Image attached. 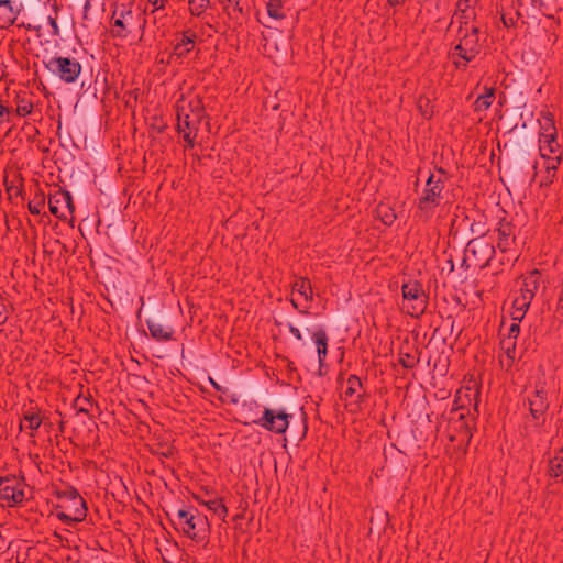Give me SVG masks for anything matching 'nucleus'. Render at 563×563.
<instances>
[{
	"mask_svg": "<svg viewBox=\"0 0 563 563\" xmlns=\"http://www.w3.org/2000/svg\"><path fill=\"white\" fill-rule=\"evenodd\" d=\"M150 334L156 341H170L173 340L174 329L168 325H164L155 320L148 319L146 321Z\"/></svg>",
	"mask_w": 563,
	"mask_h": 563,
	"instance_id": "6ab92c4d",
	"label": "nucleus"
},
{
	"mask_svg": "<svg viewBox=\"0 0 563 563\" xmlns=\"http://www.w3.org/2000/svg\"><path fill=\"white\" fill-rule=\"evenodd\" d=\"M547 159V164H545V172H547V176H545V184H551L555 177V173L559 168V165L561 164V161H562V156L561 154L559 155H555L554 157H549V158H545Z\"/></svg>",
	"mask_w": 563,
	"mask_h": 563,
	"instance_id": "c85d7f7f",
	"label": "nucleus"
},
{
	"mask_svg": "<svg viewBox=\"0 0 563 563\" xmlns=\"http://www.w3.org/2000/svg\"><path fill=\"white\" fill-rule=\"evenodd\" d=\"M22 415L23 419L22 422L20 423V430L24 428L23 422H25V428L31 431L30 435L34 437V432L38 430V428L44 421V418L41 416L40 409L34 407L24 408Z\"/></svg>",
	"mask_w": 563,
	"mask_h": 563,
	"instance_id": "dca6fc26",
	"label": "nucleus"
},
{
	"mask_svg": "<svg viewBox=\"0 0 563 563\" xmlns=\"http://www.w3.org/2000/svg\"><path fill=\"white\" fill-rule=\"evenodd\" d=\"M481 51L479 29L470 24L467 20L461 21L457 30V44L450 53L455 68L465 70L467 64L474 60Z\"/></svg>",
	"mask_w": 563,
	"mask_h": 563,
	"instance_id": "f03ea898",
	"label": "nucleus"
},
{
	"mask_svg": "<svg viewBox=\"0 0 563 563\" xmlns=\"http://www.w3.org/2000/svg\"><path fill=\"white\" fill-rule=\"evenodd\" d=\"M210 0H189V10L192 15L200 16L207 7L209 5Z\"/></svg>",
	"mask_w": 563,
	"mask_h": 563,
	"instance_id": "473e14b6",
	"label": "nucleus"
},
{
	"mask_svg": "<svg viewBox=\"0 0 563 563\" xmlns=\"http://www.w3.org/2000/svg\"><path fill=\"white\" fill-rule=\"evenodd\" d=\"M44 206L45 195L43 192H38L35 195L34 199L29 202L27 208L32 214H40Z\"/></svg>",
	"mask_w": 563,
	"mask_h": 563,
	"instance_id": "2f4dec72",
	"label": "nucleus"
},
{
	"mask_svg": "<svg viewBox=\"0 0 563 563\" xmlns=\"http://www.w3.org/2000/svg\"><path fill=\"white\" fill-rule=\"evenodd\" d=\"M471 232L473 234H476L477 236L476 238H479V239H484L485 236V228H484V223L482 222H473L471 224Z\"/></svg>",
	"mask_w": 563,
	"mask_h": 563,
	"instance_id": "4c0bfd02",
	"label": "nucleus"
},
{
	"mask_svg": "<svg viewBox=\"0 0 563 563\" xmlns=\"http://www.w3.org/2000/svg\"><path fill=\"white\" fill-rule=\"evenodd\" d=\"M194 499L198 504L206 506L210 511H212L219 518L225 519V517L228 515V508L223 504V500L221 498H214V499L206 500L200 495H195Z\"/></svg>",
	"mask_w": 563,
	"mask_h": 563,
	"instance_id": "5701e85b",
	"label": "nucleus"
},
{
	"mask_svg": "<svg viewBox=\"0 0 563 563\" xmlns=\"http://www.w3.org/2000/svg\"><path fill=\"white\" fill-rule=\"evenodd\" d=\"M402 310L412 318H420L427 310L429 296L420 282L408 279L401 285Z\"/></svg>",
	"mask_w": 563,
	"mask_h": 563,
	"instance_id": "0eeeda50",
	"label": "nucleus"
},
{
	"mask_svg": "<svg viewBox=\"0 0 563 563\" xmlns=\"http://www.w3.org/2000/svg\"><path fill=\"white\" fill-rule=\"evenodd\" d=\"M57 498L60 503L57 505L56 509H63V511H57L56 517L62 522L74 526L86 519V500L79 495L76 488L70 486L64 490L57 492Z\"/></svg>",
	"mask_w": 563,
	"mask_h": 563,
	"instance_id": "20e7f679",
	"label": "nucleus"
},
{
	"mask_svg": "<svg viewBox=\"0 0 563 563\" xmlns=\"http://www.w3.org/2000/svg\"><path fill=\"white\" fill-rule=\"evenodd\" d=\"M406 2V0H387V3L390 7H399L402 5Z\"/></svg>",
	"mask_w": 563,
	"mask_h": 563,
	"instance_id": "5fc2aeb1",
	"label": "nucleus"
},
{
	"mask_svg": "<svg viewBox=\"0 0 563 563\" xmlns=\"http://www.w3.org/2000/svg\"><path fill=\"white\" fill-rule=\"evenodd\" d=\"M4 185H5L7 192L9 194L10 197H13V196L18 197L19 195H21V192H22L21 186L9 184L7 179L4 180Z\"/></svg>",
	"mask_w": 563,
	"mask_h": 563,
	"instance_id": "ea45409f",
	"label": "nucleus"
},
{
	"mask_svg": "<svg viewBox=\"0 0 563 563\" xmlns=\"http://www.w3.org/2000/svg\"><path fill=\"white\" fill-rule=\"evenodd\" d=\"M460 419H464V413H460Z\"/></svg>",
	"mask_w": 563,
	"mask_h": 563,
	"instance_id": "774afa93",
	"label": "nucleus"
},
{
	"mask_svg": "<svg viewBox=\"0 0 563 563\" xmlns=\"http://www.w3.org/2000/svg\"><path fill=\"white\" fill-rule=\"evenodd\" d=\"M346 389L344 391L345 397L356 396V402L362 404L365 400V393H361L363 389L362 380L356 375H350L346 379Z\"/></svg>",
	"mask_w": 563,
	"mask_h": 563,
	"instance_id": "b1692460",
	"label": "nucleus"
},
{
	"mask_svg": "<svg viewBox=\"0 0 563 563\" xmlns=\"http://www.w3.org/2000/svg\"><path fill=\"white\" fill-rule=\"evenodd\" d=\"M536 294L532 291H529L521 287L519 297H522L525 300L528 301L529 305H531Z\"/></svg>",
	"mask_w": 563,
	"mask_h": 563,
	"instance_id": "a18cd8bd",
	"label": "nucleus"
},
{
	"mask_svg": "<svg viewBox=\"0 0 563 563\" xmlns=\"http://www.w3.org/2000/svg\"><path fill=\"white\" fill-rule=\"evenodd\" d=\"M32 111H33V102L25 97L16 96L15 114L18 117H26V115L31 114Z\"/></svg>",
	"mask_w": 563,
	"mask_h": 563,
	"instance_id": "c756f323",
	"label": "nucleus"
},
{
	"mask_svg": "<svg viewBox=\"0 0 563 563\" xmlns=\"http://www.w3.org/2000/svg\"><path fill=\"white\" fill-rule=\"evenodd\" d=\"M497 246L501 252H506L515 241L514 227L510 222L501 221L497 228Z\"/></svg>",
	"mask_w": 563,
	"mask_h": 563,
	"instance_id": "a211bd4d",
	"label": "nucleus"
},
{
	"mask_svg": "<svg viewBox=\"0 0 563 563\" xmlns=\"http://www.w3.org/2000/svg\"><path fill=\"white\" fill-rule=\"evenodd\" d=\"M541 273L538 269L531 271L527 276H525L522 282V288L537 292L540 286Z\"/></svg>",
	"mask_w": 563,
	"mask_h": 563,
	"instance_id": "bb28decb",
	"label": "nucleus"
},
{
	"mask_svg": "<svg viewBox=\"0 0 563 563\" xmlns=\"http://www.w3.org/2000/svg\"><path fill=\"white\" fill-rule=\"evenodd\" d=\"M48 208L52 214L60 220H66L67 216L63 208H65L70 216L75 212V205L71 194L66 189H57L55 192L48 195Z\"/></svg>",
	"mask_w": 563,
	"mask_h": 563,
	"instance_id": "9b49d317",
	"label": "nucleus"
},
{
	"mask_svg": "<svg viewBox=\"0 0 563 563\" xmlns=\"http://www.w3.org/2000/svg\"><path fill=\"white\" fill-rule=\"evenodd\" d=\"M151 453L161 457H172L174 456L175 450L173 446L158 444V448H151Z\"/></svg>",
	"mask_w": 563,
	"mask_h": 563,
	"instance_id": "c9c22d12",
	"label": "nucleus"
},
{
	"mask_svg": "<svg viewBox=\"0 0 563 563\" xmlns=\"http://www.w3.org/2000/svg\"><path fill=\"white\" fill-rule=\"evenodd\" d=\"M529 307H530V305L522 297H519V296L515 297V299L512 301V309L528 311Z\"/></svg>",
	"mask_w": 563,
	"mask_h": 563,
	"instance_id": "58836bf2",
	"label": "nucleus"
},
{
	"mask_svg": "<svg viewBox=\"0 0 563 563\" xmlns=\"http://www.w3.org/2000/svg\"><path fill=\"white\" fill-rule=\"evenodd\" d=\"M448 263H449V266H450V272H453V271H454V263H453V260H452V258H450V260L448 261Z\"/></svg>",
	"mask_w": 563,
	"mask_h": 563,
	"instance_id": "13d9d810",
	"label": "nucleus"
},
{
	"mask_svg": "<svg viewBox=\"0 0 563 563\" xmlns=\"http://www.w3.org/2000/svg\"><path fill=\"white\" fill-rule=\"evenodd\" d=\"M0 497L9 505L21 504L24 500V492L14 478H1Z\"/></svg>",
	"mask_w": 563,
	"mask_h": 563,
	"instance_id": "4468645a",
	"label": "nucleus"
},
{
	"mask_svg": "<svg viewBox=\"0 0 563 563\" xmlns=\"http://www.w3.org/2000/svg\"><path fill=\"white\" fill-rule=\"evenodd\" d=\"M47 23L52 27V35H58L59 34V27H58V24H57L56 16H51V15L47 16Z\"/></svg>",
	"mask_w": 563,
	"mask_h": 563,
	"instance_id": "37998d69",
	"label": "nucleus"
},
{
	"mask_svg": "<svg viewBox=\"0 0 563 563\" xmlns=\"http://www.w3.org/2000/svg\"><path fill=\"white\" fill-rule=\"evenodd\" d=\"M290 302L295 309H298V305L295 299H291Z\"/></svg>",
	"mask_w": 563,
	"mask_h": 563,
	"instance_id": "052dcab7",
	"label": "nucleus"
},
{
	"mask_svg": "<svg viewBox=\"0 0 563 563\" xmlns=\"http://www.w3.org/2000/svg\"><path fill=\"white\" fill-rule=\"evenodd\" d=\"M291 418L292 415L287 413L284 409L277 410L264 408L262 416L253 419L252 423L260 426L269 432L283 434L287 431Z\"/></svg>",
	"mask_w": 563,
	"mask_h": 563,
	"instance_id": "1a4fd4ad",
	"label": "nucleus"
},
{
	"mask_svg": "<svg viewBox=\"0 0 563 563\" xmlns=\"http://www.w3.org/2000/svg\"><path fill=\"white\" fill-rule=\"evenodd\" d=\"M501 20L506 27H511L515 25V20L512 18L507 19L505 15H503Z\"/></svg>",
	"mask_w": 563,
	"mask_h": 563,
	"instance_id": "603ef678",
	"label": "nucleus"
},
{
	"mask_svg": "<svg viewBox=\"0 0 563 563\" xmlns=\"http://www.w3.org/2000/svg\"><path fill=\"white\" fill-rule=\"evenodd\" d=\"M500 350L507 356V367H511L516 356V341L506 338L500 341Z\"/></svg>",
	"mask_w": 563,
	"mask_h": 563,
	"instance_id": "cd10ccee",
	"label": "nucleus"
},
{
	"mask_svg": "<svg viewBox=\"0 0 563 563\" xmlns=\"http://www.w3.org/2000/svg\"><path fill=\"white\" fill-rule=\"evenodd\" d=\"M312 339L317 345L320 367H322L328 354V333L324 329L320 328L312 333Z\"/></svg>",
	"mask_w": 563,
	"mask_h": 563,
	"instance_id": "4be33fe9",
	"label": "nucleus"
},
{
	"mask_svg": "<svg viewBox=\"0 0 563 563\" xmlns=\"http://www.w3.org/2000/svg\"><path fill=\"white\" fill-rule=\"evenodd\" d=\"M184 141L186 142V147L192 148L195 146V140L197 134H192L190 132H186L183 134Z\"/></svg>",
	"mask_w": 563,
	"mask_h": 563,
	"instance_id": "79ce46f5",
	"label": "nucleus"
},
{
	"mask_svg": "<svg viewBox=\"0 0 563 563\" xmlns=\"http://www.w3.org/2000/svg\"><path fill=\"white\" fill-rule=\"evenodd\" d=\"M395 219H396V216L394 213L386 214L385 217H383V221L385 224H391Z\"/></svg>",
	"mask_w": 563,
	"mask_h": 563,
	"instance_id": "864d4df0",
	"label": "nucleus"
},
{
	"mask_svg": "<svg viewBox=\"0 0 563 563\" xmlns=\"http://www.w3.org/2000/svg\"><path fill=\"white\" fill-rule=\"evenodd\" d=\"M484 92L479 95L473 103L474 112H485L488 110L495 99V87L484 86Z\"/></svg>",
	"mask_w": 563,
	"mask_h": 563,
	"instance_id": "412c9836",
	"label": "nucleus"
},
{
	"mask_svg": "<svg viewBox=\"0 0 563 563\" xmlns=\"http://www.w3.org/2000/svg\"><path fill=\"white\" fill-rule=\"evenodd\" d=\"M20 7L11 0H0V29H8L16 21Z\"/></svg>",
	"mask_w": 563,
	"mask_h": 563,
	"instance_id": "2eb2a0df",
	"label": "nucleus"
},
{
	"mask_svg": "<svg viewBox=\"0 0 563 563\" xmlns=\"http://www.w3.org/2000/svg\"><path fill=\"white\" fill-rule=\"evenodd\" d=\"M461 265L465 268L473 267V260L467 255L466 249L464 250V256Z\"/></svg>",
	"mask_w": 563,
	"mask_h": 563,
	"instance_id": "de8ad7c7",
	"label": "nucleus"
},
{
	"mask_svg": "<svg viewBox=\"0 0 563 563\" xmlns=\"http://www.w3.org/2000/svg\"><path fill=\"white\" fill-rule=\"evenodd\" d=\"M158 63H161V64H164V63L168 64V63H167V59H166V60H164V58H161Z\"/></svg>",
	"mask_w": 563,
	"mask_h": 563,
	"instance_id": "69168bd1",
	"label": "nucleus"
},
{
	"mask_svg": "<svg viewBox=\"0 0 563 563\" xmlns=\"http://www.w3.org/2000/svg\"><path fill=\"white\" fill-rule=\"evenodd\" d=\"M529 412L533 420L544 421V416L549 409L548 391L544 387H536L534 391L528 396Z\"/></svg>",
	"mask_w": 563,
	"mask_h": 563,
	"instance_id": "f8f14e48",
	"label": "nucleus"
},
{
	"mask_svg": "<svg viewBox=\"0 0 563 563\" xmlns=\"http://www.w3.org/2000/svg\"><path fill=\"white\" fill-rule=\"evenodd\" d=\"M92 406V399L91 396H77L74 401V407L77 408L78 412L80 413H88L89 409L88 407Z\"/></svg>",
	"mask_w": 563,
	"mask_h": 563,
	"instance_id": "72a5a7b5",
	"label": "nucleus"
},
{
	"mask_svg": "<svg viewBox=\"0 0 563 563\" xmlns=\"http://www.w3.org/2000/svg\"><path fill=\"white\" fill-rule=\"evenodd\" d=\"M288 329H289V332L297 339V340H302V335H301V332L298 328H296L295 325H292L291 323L288 324Z\"/></svg>",
	"mask_w": 563,
	"mask_h": 563,
	"instance_id": "8fccbe9b",
	"label": "nucleus"
},
{
	"mask_svg": "<svg viewBox=\"0 0 563 563\" xmlns=\"http://www.w3.org/2000/svg\"><path fill=\"white\" fill-rule=\"evenodd\" d=\"M59 430H60V432H63V431H64V421H60V422H59Z\"/></svg>",
	"mask_w": 563,
	"mask_h": 563,
	"instance_id": "680f3d73",
	"label": "nucleus"
},
{
	"mask_svg": "<svg viewBox=\"0 0 563 563\" xmlns=\"http://www.w3.org/2000/svg\"><path fill=\"white\" fill-rule=\"evenodd\" d=\"M419 185V179L416 180L415 186L417 187Z\"/></svg>",
	"mask_w": 563,
	"mask_h": 563,
	"instance_id": "338daca9",
	"label": "nucleus"
},
{
	"mask_svg": "<svg viewBox=\"0 0 563 563\" xmlns=\"http://www.w3.org/2000/svg\"><path fill=\"white\" fill-rule=\"evenodd\" d=\"M541 132L540 134H550L556 136V128L554 125L553 118L549 114L543 117V121L541 122Z\"/></svg>",
	"mask_w": 563,
	"mask_h": 563,
	"instance_id": "f704fd0d",
	"label": "nucleus"
},
{
	"mask_svg": "<svg viewBox=\"0 0 563 563\" xmlns=\"http://www.w3.org/2000/svg\"><path fill=\"white\" fill-rule=\"evenodd\" d=\"M548 474L552 478H558L563 475V449L559 450L549 461Z\"/></svg>",
	"mask_w": 563,
	"mask_h": 563,
	"instance_id": "a878e982",
	"label": "nucleus"
},
{
	"mask_svg": "<svg viewBox=\"0 0 563 563\" xmlns=\"http://www.w3.org/2000/svg\"><path fill=\"white\" fill-rule=\"evenodd\" d=\"M398 356L399 364L407 369H412L419 363V357L417 356V349L410 346L408 342L401 344Z\"/></svg>",
	"mask_w": 563,
	"mask_h": 563,
	"instance_id": "aec40b11",
	"label": "nucleus"
},
{
	"mask_svg": "<svg viewBox=\"0 0 563 563\" xmlns=\"http://www.w3.org/2000/svg\"><path fill=\"white\" fill-rule=\"evenodd\" d=\"M146 19L140 10H133L132 3H117L111 16V36L128 38L131 35L144 33Z\"/></svg>",
	"mask_w": 563,
	"mask_h": 563,
	"instance_id": "7ed1b4c3",
	"label": "nucleus"
},
{
	"mask_svg": "<svg viewBox=\"0 0 563 563\" xmlns=\"http://www.w3.org/2000/svg\"><path fill=\"white\" fill-rule=\"evenodd\" d=\"M46 70L65 84H74L81 74V64L74 57L54 55L43 59Z\"/></svg>",
	"mask_w": 563,
	"mask_h": 563,
	"instance_id": "6e6552de",
	"label": "nucleus"
},
{
	"mask_svg": "<svg viewBox=\"0 0 563 563\" xmlns=\"http://www.w3.org/2000/svg\"><path fill=\"white\" fill-rule=\"evenodd\" d=\"M229 4H232L234 7V10L242 13V8L240 7V0H227Z\"/></svg>",
	"mask_w": 563,
	"mask_h": 563,
	"instance_id": "3c124183",
	"label": "nucleus"
},
{
	"mask_svg": "<svg viewBox=\"0 0 563 563\" xmlns=\"http://www.w3.org/2000/svg\"><path fill=\"white\" fill-rule=\"evenodd\" d=\"M283 1L284 0H269L267 3V13L275 20H283L285 14L283 13Z\"/></svg>",
	"mask_w": 563,
	"mask_h": 563,
	"instance_id": "7c9ffc66",
	"label": "nucleus"
},
{
	"mask_svg": "<svg viewBox=\"0 0 563 563\" xmlns=\"http://www.w3.org/2000/svg\"><path fill=\"white\" fill-rule=\"evenodd\" d=\"M8 320L7 308L4 303L0 302V325L4 324Z\"/></svg>",
	"mask_w": 563,
	"mask_h": 563,
	"instance_id": "09e8293b",
	"label": "nucleus"
},
{
	"mask_svg": "<svg viewBox=\"0 0 563 563\" xmlns=\"http://www.w3.org/2000/svg\"><path fill=\"white\" fill-rule=\"evenodd\" d=\"M250 406H254V407H256V408H258V407H260V406H258V404H257L256 401L251 402V404H250Z\"/></svg>",
	"mask_w": 563,
	"mask_h": 563,
	"instance_id": "e2e57ef3",
	"label": "nucleus"
},
{
	"mask_svg": "<svg viewBox=\"0 0 563 563\" xmlns=\"http://www.w3.org/2000/svg\"><path fill=\"white\" fill-rule=\"evenodd\" d=\"M167 0H147V3L152 7V13L164 9Z\"/></svg>",
	"mask_w": 563,
	"mask_h": 563,
	"instance_id": "a19ab883",
	"label": "nucleus"
},
{
	"mask_svg": "<svg viewBox=\"0 0 563 563\" xmlns=\"http://www.w3.org/2000/svg\"><path fill=\"white\" fill-rule=\"evenodd\" d=\"M173 527L197 543L209 542L210 525L208 518L195 507L189 506L176 510L173 515L166 512Z\"/></svg>",
	"mask_w": 563,
	"mask_h": 563,
	"instance_id": "f257e3e1",
	"label": "nucleus"
},
{
	"mask_svg": "<svg viewBox=\"0 0 563 563\" xmlns=\"http://www.w3.org/2000/svg\"><path fill=\"white\" fill-rule=\"evenodd\" d=\"M526 312H527V311H525V310L512 309V311H511L512 320H515V321H521V320L525 318Z\"/></svg>",
	"mask_w": 563,
	"mask_h": 563,
	"instance_id": "49530a36",
	"label": "nucleus"
},
{
	"mask_svg": "<svg viewBox=\"0 0 563 563\" xmlns=\"http://www.w3.org/2000/svg\"><path fill=\"white\" fill-rule=\"evenodd\" d=\"M561 146L556 136L550 134H539V152L542 158H549L551 154H561Z\"/></svg>",
	"mask_w": 563,
	"mask_h": 563,
	"instance_id": "f3484780",
	"label": "nucleus"
},
{
	"mask_svg": "<svg viewBox=\"0 0 563 563\" xmlns=\"http://www.w3.org/2000/svg\"><path fill=\"white\" fill-rule=\"evenodd\" d=\"M438 172H439L440 174H444V173H445V172H444V169H443V168H441V167H439V168H438Z\"/></svg>",
	"mask_w": 563,
	"mask_h": 563,
	"instance_id": "0e129e2a",
	"label": "nucleus"
},
{
	"mask_svg": "<svg viewBox=\"0 0 563 563\" xmlns=\"http://www.w3.org/2000/svg\"><path fill=\"white\" fill-rule=\"evenodd\" d=\"M520 333V327L518 323H512L509 328V332H508V336L507 338H511V340L516 341V339L518 338Z\"/></svg>",
	"mask_w": 563,
	"mask_h": 563,
	"instance_id": "c03bdc74",
	"label": "nucleus"
},
{
	"mask_svg": "<svg viewBox=\"0 0 563 563\" xmlns=\"http://www.w3.org/2000/svg\"><path fill=\"white\" fill-rule=\"evenodd\" d=\"M210 382L214 389L220 390V386L217 382H214L212 378H210Z\"/></svg>",
	"mask_w": 563,
	"mask_h": 563,
	"instance_id": "6e6d98bb",
	"label": "nucleus"
},
{
	"mask_svg": "<svg viewBox=\"0 0 563 563\" xmlns=\"http://www.w3.org/2000/svg\"><path fill=\"white\" fill-rule=\"evenodd\" d=\"M89 8H90V0H86L85 5H84L85 13H87Z\"/></svg>",
	"mask_w": 563,
	"mask_h": 563,
	"instance_id": "4d7b16f0",
	"label": "nucleus"
},
{
	"mask_svg": "<svg viewBox=\"0 0 563 563\" xmlns=\"http://www.w3.org/2000/svg\"><path fill=\"white\" fill-rule=\"evenodd\" d=\"M197 35L192 30H186L181 34V38L177 42L173 51L168 54L167 63L178 60L186 57L195 47Z\"/></svg>",
	"mask_w": 563,
	"mask_h": 563,
	"instance_id": "ddd939ff",
	"label": "nucleus"
},
{
	"mask_svg": "<svg viewBox=\"0 0 563 563\" xmlns=\"http://www.w3.org/2000/svg\"><path fill=\"white\" fill-rule=\"evenodd\" d=\"M291 288H292V291L298 292L306 300H308V301L312 300L313 291H312L311 283L308 278H305V277L297 278L294 282Z\"/></svg>",
	"mask_w": 563,
	"mask_h": 563,
	"instance_id": "393cba45",
	"label": "nucleus"
},
{
	"mask_svg": "<svg viewBox=\"0 0 563 563\" xmlns=\"http://www.w3.org/2000/svg\"><path fill=\"white\" fill-rule=\"evenodd\" d=\"M26 29H29V30H30V29H33V30L40 31V30H41V25H38V26H32V25H30V24H29V25L26 26Z\"/></svg>",
	"mask_w": 563,
	"mask_h": 563,
	"instance_id": "bf43d9fd",
	"label": "nucleus"
},
{
	"mask_svg": "<svg viewBox=\"0 0 563 563\" xmlns=\"http://www.w3.org/2000/svg\"><path fill=\"white\" fill-rule=\"evenodd\" d=\"M444 181L435 178L434 174H430L421 196L417 202V217L423 221H428L433 217L434 210L440 206L443 198Z\"/></svg>",
	"mask_w": 563,
	"mask_h": 563,
	"instance_id": "423d86ee",
	"label": "nucleus"
},
{
	"mask_svg": "<svg viewBox=\"0 0 563 563\" xmlns=\"http://www.w3.org/2000/svg\"><path fill=\"white\" fill-rule=\"evenodd\" d=\"M465 249L473 260L474 268H485L495 255V246L485 239L474 238L468 241Z\"/></svg>",
	"mask_w": 563,
	"mask_h": 563,
	"instance_id": "9d476101",
	"label": "nucleus"
},
{
	"mask_svg": "<svg viewBox=\"0 0 563 563\" xmlns=\"http://www.w3.org/2000/svg\"><path fill=\"white\" fill-rule=\"evenodd\" d=\"M477 0H457L456 10L461 13L462 21L467 20L466 12L473 7Z\"/></svg>",
	"mask_w": 563,
	"mask_h": 563,
	"instance_id": "e433bc0d",
	"label": "nucleus"
},
{
	"mask_svg": "<svg viewBox=\"0 0 563 563\" xmlns=\"http://www.w3.org/2000/svg\"><path fill=\"white\" fill-rule=\"evenodd\" d=\"M177 125L179 134L190 132L198 134L202 119L206 117V109L199 97L190 100L180 99L176 103Z\"/></svg>",
	"mask_w": 563,
	"mask_h": 563,
	"instance_id": "39448f33",
	"label": "nucleus"
}]
</instances>
